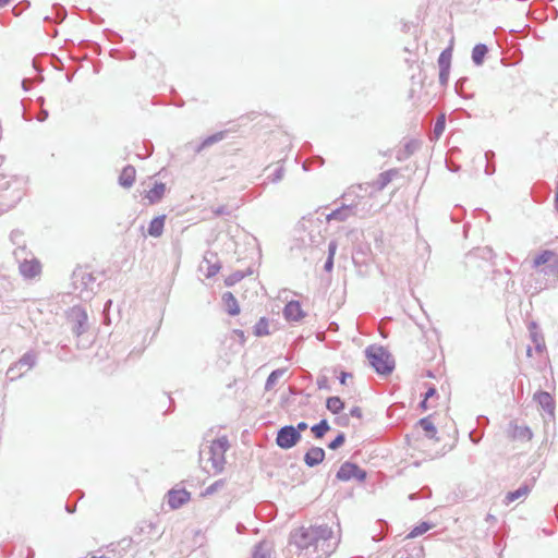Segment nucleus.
<instances>
[{"label": "nucleus", "instance_id": "obj_10", "mask_svg": "<svg viewBox=\"0 0 558 558\" xmlns=\"http://www.w3.org/2000/svg\"><path fill=\"white\" fill-rule=\"evenodd\" d=\"M533 266L539 268L545 276L558 278V254L553 251H544L533 260Z\"/></svg>", "mask_w": 558, "mask_h": 558}, {"label": "nucleus", "instance_id": "obj_4", "mask_svg": "<svg viewBox=\"0 0 558 558\" xmlns=\"http://www.w3.org/2000/svg\"><path fill=\"white\" fill-rule=\"evenodd\" d=\"M73 292L83 301L92 300L96 294L99 283L93 272L78 267L72 274Z\"/></svg>", "mask_w": 558, "mask_h": 558}, {"label": "nucleus", "instance_id": "obj_11", "mask_svg": "<svg viewBox=\"0 0 558 558\" xmlns=\"http://www.w3.org/2000/svg\"><path fill=\"white\" fill-rule=\"evenodd\" d=\"M301 440V434L294 426H283L278 430L276 444L281 449H290Z\"/></svg>", "mask_w": 558, "mask_h": 558}, {"label": "nucleus", "instance_id": "obj_26", "mask_svg": "<svg viewBox=\"0 0 558 558\" xmlns=\"http://www.w3.org/2000/svg\"><path fill=\"white\" fill-rule=\"evenodd\" d=\"M529 493H530V487L527 485H523L520 488H518L517 490L510 492L507 494L506 504L509 505L510 502H512L517 499L524 498L529 495Z\"/></svg>", "mask_w": 558, "mask_h": 558}, {"label": "nucleus", "instance_id": "obj_35", "mask_svg": "<svg viewBox=\"0 0 558 558\" xmlns=\"http://www.w3.org/2000/svg\"><path fill=\"white\" fill-rule=\"evenodd\" d=\"M243 278H244V272L241 270H238L225 279V284L227 287H231V286L235 284L236 282L241 281Z\"/></svg>", "mask_w": 558, "mask_h": 558}, {"label": "nucleus", "instance_id": "obj_43", "mask_svg": "<svg viewBox=\"0 0 558 558\" xmlns=\"http://www.w3.org/2000/svg\"><path fill=\"white\" fill-rule=\"evenodd\" d=\"M48 116H49L48 110H46V109L41 108V110H40L39 114L37 116V120H38L39 122H44V121L48 118Z\"/></svg>", "mask_w": 558, "mask_h": 558}, {"label": "nucleus", "instance_id": "obj_21", "mask_svg": "<svg viewBox=\"0 0 558 558\" xmlns=\"http://www.w3.org/2000/svg\"><path fill=\"white\" fill-rule=\"evenodd\" d=\"M222 303L225 306V311L231 315L235 316L240 313V306L238 303V300L234 298V295L231 292H225L222 294Z\"/></svg>", "mask_w": 558, "mask_h": 558}, {"label": "nucleus", "instance_id": "obj_17", "mask_svg": "<svg viewBox=\"0 0 558 558\" xmlns=\"http://www.w3.org/2000/svg\"><path fill=\"white\" fill-rule=\"evenodd\" d=\"M283 315L287 320L298 322L302 319L305 314L302 311L299 302L291 301L286 305L283 310Z\"/></svg>", "mask_w": 558, "mask_h": 558}, {"label": "nucleus", "instance_id": "obj_42", "mask_svg": "<svg viewBox=\"0 0 558 558\" xmlns=\"http://www.w3.org/2000/svg\"><path fill=\"white\" fill-rule=\"evenodd\" d=\"M283 177V169L282 167H277L275 170V178L272 179L274 182L281 180Z\"/></svg>", "mask_w": 558, "mask_h": 558}, {"label": "nucleus", "instance_id": "obj_3", "mask_svg": "<svg viewBox=\"0 0 558 558\" xmlns=\"http://www.w3.org/2000/svg\"><path fill=\"white\" fill-rule=\"evenodd\" d=\"M28 180L22 175L0 174V201L2 211L13 209L26 194Z\"/></svg>", "mask_w": 558, "mask_h": 558}, {"label": "nucleus", "instance_id": "obj_57", "mask_svg": "<svg viewBox=\"0 0 558 558\" xmlns=\"http://www.w3.org/2000/svg\"><path fill=\"white\" fill-rule=\"evenodd\" d=\"M253 272L254 270L250 267L248 269H246L245 276L252 275Z\"/></svg>", "mask_w": 558, "mask_h": 558}, {"label": "nucleus", "instance_id": "obj_32", "mask_svg": "<svg viewBox=\"0 0 558 558\" xmlns=\"http://www.w3.org/2000/svg\"><path fill=\"white\" fill-rule=\"evenodd\" d=\"M327 409L332 413H339L343 409V402L338 397H330L327 399Z\"/></svg>", "mask_w": 558, "mask_h": 558}, {"label": "nucleus", "instance_id": "obj_44", "mask_svg": "<svg viewBox=\"0 0 558 558\" xmlns=\"http://www.w3.org/2000/svg\"><path fill=\"white\" fill-rule=\"evenodd\" d=\"M351 415L360 418L362 416L361 409L360 408H353L351 410Z\"/></svg>", "mask_w": 558, "mask_h": 558}, {"label": "nucleus", "instance_id": "obj_7", "mask_svg": "<svg viewBox=\"0 0 558 558\" xmlns=\"http://www.w3.org/2000/svg\"><path fill=\"white\" fill-rule=\"evenodd\" d=\"M14 258L19 262V270L23 278L32 279L40 274L41 266L38 259L33 258L28 260L26 258V246L22 244L13 252Z\"/></svg>", "mask_w": 558, "mask_h": 558}, {"label": "nucleus", "instance_id": "obj_19", "mask_svg": "<svg viewBox=\"0 0 558 558\" xmlns=\"http://www.w3.org/2000/svg\"><path fill=\"white\" fill-rule=\"evenodd\" d=\"M166 215H159L150 220L147 233L153 238H159L163 233Z\"/></svg>", "mask_w": 558, "mask_h": 558}, {"label": "nucleus", "instance_id": "obj_28", "mask_svg": "<svg viewBox=\"0 0 558 558\" xmlns=\"http://www.w3.org/2000/svg\"><path fill=\"white\" fill-rule=\"evenodd\" d=\"M253 332L256 337H263L270 333L269 322L267 318L262 317L258 323L254 326Z\"/></svg>", "mask_w": 558, "mask_h": 558}, {"label": "nucleus", "instance_id": "obj_52", "mask_svg": "<svg viewBox=\"0 0 558 558\" xmlns=\"http://www.w3.org/2000/svg\"><path fill=\"white\" fill-rule=\"evenodd\" d=\"M243 529H244V525H243L242 523H238V524H236V531H238L239 533H243Z\"/></svg>", "mask_w": 558, "mask_h": 558}, {"label": "nucleus", "instance_id": "obj_33", "mask_svg": "<svg viewBox=\"0 0 558 558\" xmlns=\"http://www.w3.org/2000/svg\"><path fill=\"white\" fill-rule=\"evenodd\" d=\"M432 529V525L427 522H422L420 523L417 526H415L410 533L409 535L407 536V538H414V537H417L422 534H424L425 532H427L428 530Z\"/></svg>", "mask_w": 558, "mask_h": 558}, {"label": "nucleus", "instance_id": "obj_27", "mask_svg": "<svg viewBox=\"0 0 558 558\" xmlns=\"http://www.w3.org/2000/svg\"><path fill=\"white\" fill-rule=\"evenodd\" d=\"M487 53V47L483 44H478L473 48L472 60L476 65H482L485 54Z\"/></svg>", "mask_w": 558, "mask_h": 558}, {"label": "nucleus", "instance_id": "obj_58", "mask_svg": "<svg viewBox=\"0 0 558 558\" xmlns=\"http://www.w3.org/2000/svg\"><path fill=\"white\" fill-rule=\"evenodd\" d=\"M72 80H73V74H66V81L72 82Z\"/></svg>", "mask_w": 558, "mask_h": 558}, {"label": "nucleus", "instance_id": "obj_48", "mask_svg": "<svg viewBox=\"0 0 558 558\" xmlns=\"http://www.w3.org/2000/svg\"><path fill=\"white\" fill-rule=\"evenodd\" d=\"M75 510H76V506H75V505H73V506H71V505H65V511H66L68 513H74V512H75Z\"/></svg>", "mask_w": 558, "mask_h": 558}, {"label": "nucleus", "instance_id": "obj_40", "mask_svg": "<svg viewBox=\"0 0 558 558\" xmlns=\"http://www.w3.org/2000/svg\"><path fill=\"white\" fill-rule=\"evenodd\" d=\"M22 236H23V233H22L20 230H13V231L10 233V240L13 242V244H16V245H17V247H19V246H22V245L20 244Z\"/></svg>", "mask_w": 558, "mask_h": 558}, {"label": "nucleus", "instance_id": "obj_18", "mask_svg": "<svg viewBox=\"0 0 558 558\" xmlns=\"http://www.w3.org/2000/svg\"><path fill=\"white\" fill-rule=\"evenodd\" d=\"M165 192H166V184L162 182H155L153 187L146 192L145 198H147L148 203L151 205L157 204L162 199Z\"/></svg>", "mask_w": 558, "mask_h": 558}, {"label": "nucleus", "instance_id": "obj_31", "mask_svg": "<svg viewBox=\"0 0 558 558\" xmlns=\"http://www.w3.org/2000/svg\"><path fill=\"white\" fill-rule=\"evenodd\" d=\"M337 247H338V245H337L336 241H331L328 245V258L325 264V269L327 271H331V269L333 267V256L336 254Z\"/></svg>", "mask_w": 558, "mask_h": 558}, {"label": "nucleus", "instance_id": "obj_30", "mask_svg": "<svg viewBox=\"0 0 558 558\" xmlns=\"http://www.w3.org/2000/svg\"><path fill=\"white\" fill-rule=\"evenodd\" d=\"M52 11L54 13V16L52 17V20L57 23H61L64 21V19L66 17V10L64 9V7H62L61 4H54L52 7ZM45 20H51L50 16H45Z\"/></svg>", "mask_w": 558, "mask_h": 558}, {"label": "nucleus", "instance_id": "obj_59", "mask_svg": "<svg viewBox=\"0 0 558 558\" xmlns=\"http://www.w3.org/2000/svg\"><path fill=\"white\" fill-rule=\"evenodd\" d=\"M89 558H110V557H107V556H104V555H102V556H92V557H89Z\"/></svg>", "mask_w": 558, "mask_h": 558}, {"label": "nucleus", "instance_id": "obj_60", "mask_svg": "<svg viewBox=\"0 0 558 558\" xmlns=\"http://www.w3.org/2000/svg\"><path fill=\"white\" fill-rule=\"evenodd\" d=\"M111 303H112V301H111V300H108V301H107V303H106V305H105V308H106L107 306L111 305Z\"/></svg>", "mask_w": 558, "mask_h": 558}, {"label": "nucleus", "instance_id": "obj_36", "mask_svg": "<svg viewBox=\"0 0 558 558\" xmlns=\"http://www.w3.org/2000/svg\"><path fill=\"white\" fill-rule=\"evenodd\" d=\"M348 218V208L345 209H337L327 216V220H340L343 221Z\"/></svg>", "mask_w": 558, "mask_h": 558}, {"label": "nucleus", "instance_id": "obj_24", "mask_svg": "<svg viewBox=\"0 0 558 558\" xmlns=\"http://www.w3.org/2000/svg\"><path fill=\"white\" fill-rule=\"evenodd\" d=\"M452 45H453V39H451L450 46L440 53V56L438 58L439 69H444V70L450 69Z\"/></svg>", "mask_w": 558, "mask_h": 558}, {"label": "nucleus", "instance_id": "obj_51", "mask_svg": "<svg viewBox=\"0 0 558 558\" xmlns=\"http://www.w3.org/2000/svg\"><path fill=\"white\" fill-rule=\"evenodd\" d=\"M534 342H535V344H536V349H537L538 351H541V350H542V343L536 339V337H534Z\"/></svg>", "mask_w": 558, "mask_h": 558}, {"label": "nucleus", "instance_id": "obj_1", "mask_svg": "<svg viewBox=\"0 0 558 558\" xmlns=\"http://www.w3.org/2000/svg\"><path fill=\"white\" fill-rule=\"evenodd\" d=\"M337 545L338 538L327 525L300 527L290 535V546L295 548L296 558H327Z\"/></svg>", "mask_w": 558, "mask_h": 558}, {"label": "nucleus", "instance_id": "obj_55", "mask_svg": "<svg viewBox=\"0 0 558 558\" xmlns=\"http://www.w3.org/2000/svg\"><path fill=\"white\" fill-rule=\"evenodd\" d=\"M427 400H428V399H426V398H425V399L422 401V403H421V407H422L423 409H425V410L427 409Z\"/></svg>", "mask_w": 558, "mask_h": 558}, {"label": "nucleus", "instance_id": "obj_41", "mask_svg": "<svg viewBox=\"0 0 558 558\" xmlns=\"http://www.w3.org/2000/svg\"><path fill=\"white\" fill-rule=\"evenodd\" d=\"M449 70L450 69H439V81L441 84H446L449 76Z\"/></svg>", "mask_w": 558, "mask_h": 558}, {"label": "nucleus", "instance_id": "obj_25", "mask_svg": "<svg viewBox=\"0 0 558 558\" xmlns=\"http://www.w3.org/2000/svg\"><path fill=\"white\" fill-rule=\"evenodd\" d=\"M284 373H286L284 368H279V369L274 371L268 376V378L266 380L265 390L266 391L272 390L276 387L278 380L284 375Z\"/></svg>", "mask_w": 558, "mask_h": 558}, {"label": "nucleus", "instance_id": "obj_15", "mask_svg": "<svg viewBox=\"0 0 558 558\" xmlns=\"http://www.w3.org/2000/svg\"><path fill=\"white\" fill-rule=\"evenodd\" d=\"M229 132H230L229 130H223V131L216 132V133L205 137L199 144H197L194 147V151L196 154H199L203 149L227 138Z\"/></svg>", "mask_w": 558, "mask_h": 558}, {"label": "nucleus", "instance_id": "obj_2", "mask_svg": "<svg viewBox=\"0 0 558 558\" xmlns=\"http://www.w3.org/2000/svg\"><path fill=\"white\" fill-rule=\"evenodd\" d=\"M229 447L226 436L211 440L209 446H202L198 453L202 469L213 475L221 473L226 464L225 454Z\"/></svg>", "mask_w": 558, "mask_h": 558}, {"label": "nucleus", "instance_id": "obj_56", "mask_svg": "<svg viewBox=\"0 0 558 558\" xmlns=\"http://www.w3.org/2000/svg\"><path fill=\"white\" fill-rule=\"evenodd\" d=\"M37 102L43 107V105L45 102V98L44 97H38L37 98Z\"/></svg>", "mask_w": 558, "mask_h": 558}, {"label": "nucleus", "instance_id": "obj_34", "mask_svg": "<svg viewBox=\"0 0 558 558\" xmlns=\"http://www.w3.org/2000/svg\"><path fill=\"white\" fill-rule=\"evenodd\" d=\"M330 429L327 421L323 420L319 424L312 427V432L317 438H322Z\"/></svg>", "mask_w": 558, "mask_h": 558}, {"label": "nucleus", "instance_id": "obj_38", "mask_svg": "<svg viewBox=\"0 0 558 558\" xmlns=\"http://www.w3.org/2000/svg\"><path fill=\"white\" fill-rule=\"evenodd\" d=\"M445 130V117H440L436 123H435V126H434V133L437 137H439L442 132Z\"/></svg>", "mask_w": 558, "mask_h": 558}, {"label": "nucleus", "instance_id": "obj_14", "mask_svg": "<svg viewBox=\"0 0 558 558\" xmlns=\"http://www.w3.org/2000/svg\"><path fill=\"white\" fill-rule=\"evenodd\" d=\"M168 497V506L175 510L181 508L184 504H186L191 499V494L182 488V489H170L167 494Z\"/></svg>", "mask_w": 558, "mask_h": 558}, {"label": "nucleus", "instance_id": "obj_5", "mask_svg": "<svg viewBox=\"0 0 558 558\" xmlns=\"http://www.w3.org/2000/svg\"><path fill=\"white\" fill-rule=\"evenodd\" d=\"M369 364L378 374L388 375L395 368V360L391 354L383 347L371 345L365 350Z\"/></svg>", "mask_w": 558, "mask_h": 558}, {"label": "nucleus", "instance_id": "obj_45", "mask_svg": "<svg viewBox=\"0 0 558 558\" xmlns=\"http://www.w3.org/2000/svg\"><path fill=\"white\" fill-rule=\"evenodd\" d=\"M306 428H307V424L305 422H300L298 424V426L295 427V429H298L300 434H301V432L305 430Z\"/></svg>", "mask_w": 558, "mask_h": 558}, {"label": "nucleus", "instance_id": "obj_23", "mask_svg": "<svg viewBox=\"0 0 558 558\" xmlns=\"http://www.w3.org/2000/svg\"><path fill=\"white\" fill-rule=\"evenodd\" d=\"M535 399L536 401L538 402V404L546 411H548L549 413H553V410H554V405H553V398L550 397L549 393L547 392H538L536 396H535Z\"/></svg>", "mask_w": 558, "mask_h": 558}, {"label": "nucleus", "instance_id": "obj_16", "mask_svg": "<svg viewBox=\"0 0 558 558\" xmlns=\"http://www.w3.org/2000/svg\"><path fill=\"white\" fill-rule=\"evenodd\" d=\"M136 170L132 165H126L118 178V183L124 189H130L135 182Z\"/></svg>", "mask_w": 558, "mask_h": 558}, {"label": "nucleus", "instance_id": "obj_61", "mask_svg": "<svg viewBox=\"0 0 558 558\" xmlns=\"http://www.w3.org/2000/svg\"><path fill=\"white\" fill-rule=\"evenodd\" d=\"M256 254H257V256H258V258H259V257H260V252H259V248H258V247H257V253H256Z\"/></svg>", "mask_w": 558, "mask_h": 558}, {"label": "nucleus", "instance_id": "obj_13", "mask_svg": "<svg viewBox=\"0 0 558 558\" xmlns=\"http://www.w3.org/2000/svg\"><path fill=\"white\" fill-rule=\"evenodd\" d=\"M221 268L220 262L217 258V255L211 252H207L204 255L203 262L199 266V269L204 271L206 278H211L216 276Z\"/></svg>", "mask_w": 558, "mask_h": 558}, {"label": "nucleus", "instance_id": "obj_20", "mask_svg": "<svg viewBox=\"0 0 558 558\" xmlns=\"http://www.w3.org/2000/svg\"><path fill=\"white\" fill-rule=\"evenodd\" d=\"M324 458H325L324 449H322L319 447H313L305 453L304 462L308 466H315V465L319 464L324 460Z\"/></svg>", "mask_w": 558, "mask_h": 558}, {"label": "nucleus", "instance_id": "obj_37", "mask_svg": "<svg viewBox=\"0 0 558 558\" xmlns=\"http://www.w3.org/2000/svg\"><path fill=\"white\" fill-rule=\"evenodd\" d=\"M225 485V481L223 480H218L216 482H214L211 485H209L208 487H206V489L204 490L203 493V496H209V495H213L214 493H216L219 488H221L222 486Z\"/></svg>", "mask_w": 558, "mask_h": 558}, {"label": "nucleus", "instance_id": "obj_12", "mask_svg": "<svg viewBox=\"0 0 558 558\" xmlns=\"http://www.w3.org/2000/svg\"><path fill=\"white\" fill-rule=\"evenodd\" d=\"M337 477L341 481H349L351 478L363 481L366 477V473L356 464L345 462L340 466L339 471L337 472Z\"/></svg>", "mask_w": 558, "mask_h": 558}, {"label": "nucleus", "instance_id": "obj_50", "mask_svg": "<svg viewBox=\"0 0 558 558\" xmlns=\"http://www.w3.org/2000/svg\"><path fill=\"white\" fill-rule=\"evenodd\" d=\"M521 434H522V435H524V436H526L527 438H531V432H530L527 428H523V429L521 430Z\"/></svg>", "mask_w": 558, "mask_h": 558}, {"label": "nucleus", "instance_id": "obj_46", "mask_svg": "<svg viewBox=\"0 0 558 558\" xmlns=\"http://www.w3.org/2000/svg\"><path fill=\"white\" fill-rule=\"evenodd\" d=\"M381 183H380V189H383L388 182H389V178H388V174H381Z\"/></svg>", "mask_w": 558, "mask_h": 558}, {"label": "nucleus", "instance_id": "obj_8", "mask_svg": "<svg viewBox=\"0 0 558 558\" xmlns=\"http://www.w3.org/2000/svg\"><path fill=\"white\" fill-rule=\"evenodd\" d=\"M37 363V354L34 351H27L19 361L10 365L7 371V378L14 381L21 378L25 373L31 371Z\"/></svg>", "mask_w": 558, "mask_h": 558}, {"label": "nucleus", "instance_id": "obj_29", "mask_svg": "<svg viewBox=\"0 0 558 558\" xmlns=\"http://www.w3.org/2000/svg\"><path fill=\"white\" fill-rule=\"evenodd\" d=\"M418 424L423 428V430L425 432L427 437H429V438L435 437L437 429H436L434 423L429 420V417H424V418L420 420Z\"/></svg>", "mask_w": 558, "mask_h": 558}, {"label": "nucleus", "instance_id": "obj_54", "mask_svg": "<svg viewBox=\"0 0 558 558\" xmlns=\"http://www.w3.org/2000/svg\"><path fill=\"white\" fill-rule=\"evenodd\" d=\"M10 0H0V8H3L5 7L7 4H9Z\"/></svg>", "mask_w": 558, "mask_h": 558}, {"label": "nucleus", "instance_id": "obj_49", "mask_svg": "<svg viewBox=\"0 0 558 558\" xmlns=\"http://www.w3.org/2000/svg\"><path fill=\"white\" fill-rule=\"evenodd\" d=\"M22 88L27 92L29 89V83H28V80L24 78L22 81Z\"/></svg>", "mask_w": 558, "mask_h": 558}, {"label": "nucleus", "instance_id": "obj_22", "mask_svg": "<svg viewBox=\"0 0 558 558\" xmlns=\"http://www.w3.org/2000/svg\"><path fill=\"white\" fill-rule=\"evenodd\" d=\"M272 545L269 542H260L253 551V558H271Z\"/></svg>", "mask_w": 558, "mask_h": 558}, {"label": "nucleus", "instance_id": "obj_47", "mask_svg": "<svg viewBox=\"0 0 558 558\" xmlns=\"http://www.w3.org/2000/svg\"><path fill=\"white\" fill-rule=\"evenodd\" d=\"M436 393V389L435 388H429L426 393H425V398L426 399H429L432 398L434 395Z\"/></svg>", "mask_w": 558, "mask_h": 558}, {"label": "nucleus", "instance_id": "obj_9", "mask_svg": "<svg viewBox=\"0 0 558 558\" xmlns=\"http://www.w3.org/2000/svg\"><path fill=\"white\" fill-rule=\"evenodd\" d=\"M66 319L71 324L72 332L80 337L85 333L88 328V316L86 310L82 306L75 305L66 311Z\"/></svg>", "mask_w": 558, "mask_h": 558}, {"label": "nucleus", "instance_id": "obj_39", "mask_svg": "<svg viewBox=\"0 0 558 558\" xmlns=\"http://www.w3.org/2000/svg\"><path fill=\"white\" fill-rule=\"evenodd\" d=\"M344 442V435L343 434H339L330 444H329V448L335 450V449H338L339 447H341Z\"/></svg>", "mask_w": 558, "mask_h": 558}, {"label": "nucleus", "instance_id": "obj_53", "mask_svg": "<svg viewBox=\"0 0 558 558\" xmlns=\"http://www.w3.org/2000/svg\"><path fill=\"white\" fill-rule=\"evenodd\" d=\"M348 374L347 373H342L341 374V378H340V381L341 384H345V378H347Z\"/></svg>", "mask_w": 558, "mask_h": 558}, {"label": "nucleus", "instance_id": "obj_6", "mask_svg": "<svg viewBox=\"0 0 558 558\" xmlns=\"http://www.w3.org/2000/svg\"><path fill=\"white\" fill-rule=\"evenodd\" d=\"M244 347V331L241 329H233L223 340L222 348L225 350V355L228 359V363L231 362L232 359H239L241 362L244 359V353L242 349Z\"/></svg>", "mask_w": 558, "mask_h": 558}]
</instances>
